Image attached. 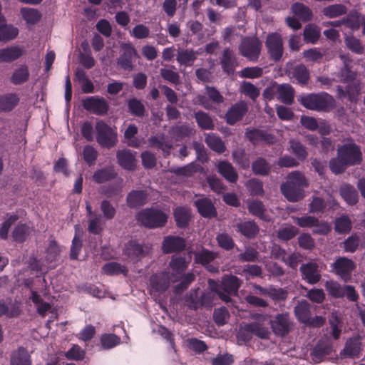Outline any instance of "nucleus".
Returning a JSON list of instances; mask_svg holds the SVG:
<instances>
[{
	"label": "nucleus",
	"instance_id": "1",
	"mask_svg": "<svg viewBox=\"0 0 365 365\" xmlns=\"http://www.w3.org/2000/svg\"><path fill=\"white\" fill-rule=\"evenodd\" d=\"M191 258L190 254L187 257L173 255L169 263L168 272L160 273L151 278V291L163 292L168 288L171 283L178 281H180V283L176 287L177 292L186 289L188 284L195 279L192 273L184 274L191 261Z\"/></svg>",
	"mask_w": 365,
	"mask_h": 365
},
{
	"label": "nucleus",
	"instance_id": "2",
	"mask_svg": "<svg viewBox=\"0 0 365 365\" xmlns=\"http://www.w3.org/2000/svg\"><path fill=\"white\" fill-rule=\"evenodd\" d=\"M362 153L359 147L353 142L344 143L337 148V158L329 163L331 170L336 173L343 172L347 166L360 164Z\"/></svg>",
	"mask_w": 365,
	"mask_h": 365
},
{
	"label": "nucleus",
	"instance_id": "3",
	"mask_svg": "<svg viewBox=\"0 0 365 365\" xmlns=\"http://www.w3.org/2000/svg\"><path fill=\"white\" fill-rule=\"evenodd\" d=\"M308 185L304 176L299 172L293 171L287 176L285 182L281 185V191L290 202H297L304 196L303 188Z\"/></svg>",
	"mask_w": 365,
	"mask_h": 365
},
{
	"label": "nucleus",
	"instance_id": "4",
	"mask_svg": "<svg viewBox=\"0 0 365 365\" xmlns=\"http://www.w3.org/2000/svg\"><path fill=\"white\" fill-rule=\"evenodd\" d=\"M299 101L307 108L318 111H329L336 106L334 98L324 92L302 96Z\"/></svg>",
	"mask_w": 365,
	"mask_h": 365
},
{
	"label": "nucleus",
	"instance_id": "5",
	"mask_svg": "<svg viewBox=\"0 0 365 365\" xmlns=\"http://www.w3.org/2000/svg\"><path fill=\"white\" fill-rule=\"evenodd\" d=\"M255 322L245 324L242 327L237 334V338L240 341H247L251 339V334L244 336L245 331L253 332L257 336L265 339L269 335V330L267 327L268 324L267 317L262 314H256L255 316Z\"/></svg>",
	"mask_w": 365,
	"mask_h": 365
},
{
	"label": "nucleus",
	"instance_id": "6",
	"mask_svg": "<svg viewBox=\"0 0 365 365\" xmlns=\"http://www.w3.org/2000/svg\"><path fill=\"white\" fill-rule=\"evenodd\" d=\"M209 284L211 289L218 294L219 297L225 302L230 301V295L235 293L240 286L238 278L235 276L225 277L220 285L214 287L215 282L211 279L209 280Z\"/></svg>",
	"mask_w": 365,
	"mask_h": 365
},
{
	"label": "nucleus",
	"instance_id": "7",
	"mask_svg": "<svg viewBox=\"0 0 365 365\" xmlns=\"http://www.w3.org/2000/svg\"><path fill=\"white\" fill-rule=\"evenodd\" d=\"M168 216L157 209H145L138 215V220L149 228L160 227L165 225Z\"/></svg>",
	"mask_w": 365,
	"mask_h": 365
},
{
	"label": "nucleus",
	"instance_id": "8",
	"mask_svg": "<svg viewBox=\"0 0 365 365\" xmlns=\"http://www.w3.org/2000/svg\"><path fill=\"white\" fill-rule=\"evenodd\" d=\"M96 140L103 147L110 148L117 142L116 133L106 123L98 120L96 124Z\"/></svg>",
	"mask_w": 365,
	"mask_h": 365
},
{
	"label": "nucleus",
	"instance_id": "9",
	"mask_svg": "<svg viewBox=\"0 0 365 365\" xmlns=\"http://www.w3.org/2000/svg\"><path fill=\"white\" fill-rule=\"evenodd\" d=\"M261 42L256 38H247L242 40L239 47L241 55L251 61H256L260 54Z\"/></svg>",
	"mask_w": 365,
	"mask_h": 365
},
{
	"label": "nucleus",
	"instance_id": "10",
	"mask_svg": "<svg viewBox=\"0 0 365 365\" xmlns=\"http://www.w3.org/2000/svg\"><path fill=\"white\" fill-rule=\"evenodd\" d=\"M265 46L271 58L279 61L283 54V43L281 36L277 33H272L267 37Z\"/></svg>",
	"mask_w": 365,
	"mask_h": 365
},
{
	"label": "nucleus",
	"instance_id": "11",
	"mask_svg": "<svg viewBox=\"0 0 365 365\" xmlns=\"http://www.w3.org/2000/svg\"><path fill=\"white\" fill-rule=\"evenodd\" d=\"M300 271L302 272V279L309 284H316L321 279L319 265L315 262L303 264L300 267Z\"/></svg>",
	"mask_w": 365,
	"mask_h": 365
},
{
	"label": "nucleus",
	"instance_id": "12",
	"mask_svg": "<svg viewBox=\"0 0 365 365\" xmlns=\"http://www.w3.org/2000/svg\"><path fill=\"white\" fill-rule=\"evenodd\" d=\"M25 49L21 46H11L0 49V63H11L21 58Z\"/></svg>",
	"mask_w": 365,
	"mask_h": 365
},
{
	"label": "nucleus",
	"instance_id": "13",
	"mask_svg": "<svg viewBox=\"0 0 365 365\" xmlns=\"http://www.w3.org/2000/svg\"><path fill=\"white\" fill-rule=\"evenodd\" d=\"M336 273L346 281L356 266L354 262L346 257H340L334 264Z\"/></svg>",
	"mask_w": 365,
	"mask_h": 365
},
{
	"label": "nucleus",
	"instance_id": "14",
	"mask_svg": "<svg viewBox=\"0 0 365 365\" xmlns=\"http://www.w3.org/2000/svg\"><path fill=\"white\" fill-rule=\"evenodd\" d=\"M122 48L123 53L120 56L118 63L125 70H131L133 68L132 60L137 56V51L130 43L123 44Z\"/></svg>",
	"mask_w": 365,
	"mask_h": 365
},
{
	"label": "nucleus",
	"instance_id": "15",
	"mask_svg": "<svg viewBox=\"0 0 365 365\" xmlns=\"http://www.w3.org/2000/svg\"><path fill=\"white\" fill-rule=\"evenodd\" d=\"M162 247L165 253L178 252L185 247V242L180 237L170 235L164 238Z\"/></svg>",
	"mask_w": 365,
	"mask_h": 365
},
{
	"label": "nucleus",
	"instance_id": "16",
	"mask_svg": "<svg viewBox=\"0 0 365 365\" xmlns=\"http://www.w3.org/2000/svg\"><path fill=\"white\" fill-rule=\"evenodd\" d=\"M85 109L95 114H103L107 111V104L103 98L89 97L83 101Z\"/></svg>",
	"mask_w": 365,
	"mask_h": 365
},
{
	"label": "nucleus",
	"instance_id": "17",
	"mask_svg": "<svg viewBox=\"0 0 365 365\" xmlns=\"http://www.w3.org/2000/svg\"><path fill=\"white\" fill-rule=\"evenodd\" d=\"M273 331L278 335H284L289 330L290 322L287 314H277L274 319L270 321Z\"/></svg>",
	"mask_w": 365,
	"mask_h": 365
},
{
	"label": "nucleus",
	"instance_id": "18",
	"mask_svg": "<svg viewBox=\"0 0 365 365\" xmlns=\"http://www.w3.org/2000/svg\"><path fill=\"white\" fill-rule=\"evenodd\" d=\"M248 106L247 103L241 101L234 105L227 113V122L232 125L240 120L242 116L247 112Z\"/></svg>",
	"mask_w": 365,
	"mask_h": 365
},
{
	"label": "nucleus",
	"instance_id": "19",
	"mask_svg": "<svg viewBox=\"0 0 365 365\" xmlns=\"http://www.w3.org/2000/svg\"><path fill=\"white\" fill-rule=\"evenodd\" d=\"M116 155L118 164L124 169L133 170L135 168L136 160L131 150H118Z\"/></svg>",
	"mask_w": 365,
	"mask_h": 365
},
{
	"label": "nucleus",
	"instance_id": "20",
	"mask_svg": "<svg viewBox=\"0 0 365 365\" xmlns=\"http://www.w3.org/2000/svg\"><path fill=\"white\" fill-rule=\"evenodd\" d=\"M361 87L359 84L354 82L347 87L346 91H344L340 86L337 88V97L340 99L347 97L351 103H356L359 100V91Z\"/></svg>",
	"mask_w": 365,
	"mask_h": 365
},
{
	"label": "nucleus",
	"instance_id": "21",
	"mask_svg": "<svg viewBox=\"0 0 365 365\" xmlns=\"http://www.w3.org/2000/svg\"><path fill=\"white\" fill-rule=\"evenodd\" d=\"M361 351V344L357 339H350L346 341L344 349L340 352L341 358H353Z\"/></svg>",
	"mask_w": 365,
	"mask_h": 365
},
{
	"label": "nucleus",
	"instance_id": "22",
	"mask_svg": "<svg viewBox=\"0 0 365 365\" xmlns=\"http://www.w3.org/2000/svg\"><path fill=\"white\" fill-rule=\"evenodd\" d=\"M11 365H31L30 355L24 348H19L11 355Z\"/></svg>",
	"mask_w": 365,
	"mask_h": 365
},
{
	"label": "nucleus",
	"instance_id": "23",
	"mask_svg": "<svg viewBox=\"0 0 365 365\" xmlns=\"http://www.w3.org/2000/svg\"><path fill=\"white\" fill-rule=\"evenodd\" d=\"M138 133V128L133 125H130L124 133V138L125 139V143L133 148L140 147L144 142L143 138H135V135Z\"/></svg>",
	"mask_w": 365,
	"mask_h": 365
},
{
	"label": "nucleus",
	"instance_id": "24",
	"mask_svg": "<svg viewBox=\"0 0 365 365\" xmlns=\"http://www.w3.org/2000/svg\"><path fill=\"white\" fill-rule=\"evenodd\" d=\"M278 98L284 103L291 104L294 99V91L289 84L276 85Z\"/></svg>",
	"mask_w": 365,
	"mask_h": 365
},
{
	"label": "nucleus",
	"instance_id": "25",
	"mask_svg": "<svg viewBox=\"0 0 365 365\" xmlns=\"http://www.w3.org/2000/svg\"><path fill=\"white\" fill-rule=\"evenodd\" d=\"M195 205L201 215L205 217L215 216V210L212 202L207 199H200L195 201Z\"/></svg>",
	"mask_w": 365,
	"mask_h": 365
},
{
	"label": "nucleus",
	"instance_id": "26",
	"mask_svg": "<svg viewBox=\"0 0 365 365\" xmlns=\"http://www.w3.org/2000/svg\"><path fill=\"white\" fill-rule=\"evenodd\" d=\"M148 247H145V250L143 247L136 243L134 241H130L128 243L125 252L131 259V260H138V258L143 256L145 252H147Z\"/></svg>",
	"mask_w": 365,
	"mask_h": 365
},
{
	"label": "nucleus",
	"instance_id": "27",
	"mask_svg": "<svg viewBox=\"0 0 365 365\" xmlns=\"http://www.w3.org/2000/svg\"><path fill=\"white\" fill-rule=\"evenodd\" d=\"M219 173L228 181L231 182H236L237 179V174L235 172L232 165L227 162L222 161L217 164Z\"/></svg>",
	"mask_w": 365,
	"mask_h": 365
},
{
	"label": "nucleus",
	"instance_id": "28",
	"mask_svg": "<svg viewBox=\"0 0 365 365\" xmlns=\"http://www.w3.org/2000/svg\"><path fill=\"white\" fill-rule=\"evenodd\" d=\"M297 318L302 323H308L310 319L309 304L302 300L298 303L294 309Z\"/></svg>",
	"mask_w": 365,
	"mask_h": 365
},
{
	"label": "nucleus",
	"instance_id": "29",
	"mask_svg": "<svg viewBox=\"0 0 365 365\" xmlns=\"http://www.w3.org/2000/svg\"><path fill=\"white\" fill-rule=\"evenodd\" d=\"M235 63L236 58L233 51L230 48H225L221 58V64L223 70L227 73L232 72Z\"/></svg>",
	"mask_w": 365,
	"mask_h": 365
},
{
	"label": "nucleus",
	"instance_id": "30",
	"mask_svg": "<svg viewBox=\"0 0 365 365\" xmlns=\"http://www.w3.org/2000/svg\"><path fill=\"white\" fill-rule=\"evenodd\" d=\"M247 137L255 144L259 143L261 141H264L267 143H272L274 141L273 136L259 130H254L247 132Z\"/></svg>",
	"mask_w": 365,
	"mask_h": 365
},
{
	"label": "nucleus",
	"instance_id": "31",
	"mask_svg": "<svg viewBox=\"0 0 365 365\" xmlns=\"http://www.w3.org/2000/svg\"><path fill=\"white\" fill-rule=\"evenodd\" d=\"M20 13L22 19L28 25L36 24L41 16L40 12L34 8H22Z\"/></svg>",
	"mask_w": 365,
	"mask_h": 365
},
{
	"label": "nucleus",
	"instance_id": "32",
	"mask_svg": "<svg viewBox=\"0 0 365 365\" xmlns=\"http://www.w3.org/2000/svg\"><path fill=\"white\" fill-rule=\"evenodd\" d=\"M340 193L344 200L349 205H354L358 201V194L354 187L350 185H344L341 187Z\"/></svg>",
	"mask_w": 365,
	"mask_h": 365
},
{
	"label": "nucleus",
	"instance_id": "33",
	"mask_svg": "<svg viewBox=\"0 0 365 365\" xmlns=\"http://www.w3.org/2000/svg\"><path fill=\"white\" fill-rule=\"evenodd\" d=\"M147 201V196L143 191H133L127 197L128 205L130 207H135L144 205Z\"/></svg>",
	"mask_w": 365,
	"mask_h": 365
},
{
	"label": "nucleus",
	"instance_id": "34",
	"mask_svg": "<svg viewBox=\"0 0 365 365\" xmlns=\"http://www.w3.org/2000/svg\"><path fill=\"white\" fill-rule=\"evenodd\" d=\"M340 58L342 61L344 68L339 73V80L343 82H348L354 79L355 73L349 70L350 60L348 56L341 55Z\"/></svg>",
	"mask_w": 365,
	"mask_h": 365
},
{
	"label": "nucleus",
	"instance_id": "35",
	"mask_svg": "<svg viewBox=\"0 0 365 365\" xmlns=\"http://www.w3.org/2000/svg\"><path fill=\"white\" fill-rule=\"evenodd\" d=\"M292 13L300 20L307 21L312 18V11L305 5L301 3H295L292 6Z\"/></svg>",
	"mask_w": 365,
	"mask_h": 365
},
{
	"label": "nucleus",
	"instance_id": "36",
	"mask_svg": "<svg viewBox=\"0 0 365 365\" xmlns=\"http://www.w3.org/2000/svg\"><path fill=\"white\" fill-rule=\"evenodd\" d=\"M29 75L28 68L25 66H21L13 72L11 81L15 85L24 83L28 81Z\"/></svg>",
	"mask_w": 365,
	"mask_h": 365
},
{
	"label": "nucleus",
	"instance_id": "37",
	"mask_svg": "<svg viewBox=\"0 0 365 365\" xmlns=\"http://www.w3.org/2000/svg\"><path fill=\"white\" fill-rule=\"evenodd\" d=\"M174 215L178 226L184 227L190 218V211L187 207H179L175 210Z\"/></svg>",
	"mask_w": 365,
	"mask_h": 365
},
{
	"label": "nucleus",
	"instance_id": "38",
	"mask_svg": "<svg viewBox=\"0 0 365 365\" xmlns=\"http://www.w3.org/2000/svg\"><path fill=\"white\" fill-rule=\"evenodd\" d=\"M19 99L16 94H7L0 98V111H9L19 103Z\"/></svg>",
	"mask_w": 365,
	"mask_h": 365
},
{
	"label": "nucleus",
	"instance_id": "39",
	"mask_svg": "<svg viewBox=\"0 0 365 365\" xmlns=\"http://www.w3.org/2000/svg\"><path fill=\"white\" fill-rule=\"evenodd\" d=\"M197 53V52L189 49L179 51L177 61L181 65L190 66L196 59Z\"/></svg>",
	"mask_w": 365,
	"mask_h": 365
},
{
	"label": "nucleus",
	"instance_id": "40",
	"mask_svg": "<svg viewBox=\"0 0 365 365\" xmlns=\"http://www.w3.org/2000/svg\"><path fill=\"white\" fill-rule=\"evenodd\" d=\"M205 142L210 149L217 153H223L225 150V145L221 138L214 134H207Z\"/></svg>",
	"mask_w": 365,
	"mask_h": 365
},
{
	"label": "nucleus",
	"instance_id": "41",
	"mask_svg": "<svg viewBox=\"0 0 365 365\" xmlns=\"http://www.w3.org/2000/svg\"><path fill=\"white\" fill-rule=\"evenodd\" d=\"M237 231L247 237H253L258 232V227L253 222H245L237 225Z\"/></svg>",
	"mask_w": 365,
	"mask_h": 365
},
{
	"label": "nucleus",
	"instance_id": "42",
	"mask_svg": "<svg viewBox=\"0 0 365 365\" xmlns=\"http://www.w3.org/2000/svg\"><path fill=\"white\" fill-rule=\"evenodd\" d=\"M346 9L342 4H333L324 7L322 10V13L324 16L328 18H336L341 15L346 14Z\"/></svg>",
	"mask_w": 365,
	"mask_h": 365
},
{
	"label": "nucleus",
	"instance_id": "43",
	"mask_svg": "<svg viewBox=\"0 0 365 365\" xmlns=\"http://www.w3.org/2000/svg\"><path fill=\"white\" fill-rule=\"evenodd\" d=\"M292 77L295 78L298 83L302 84L307 83L309 74L307 68L303 65L297 66L292 72H290Z\"/></svg>",
	"mask_w": 365,
	"mask_h": 365
},
{
	"label": "nucleus",
	"instance_id": "44",
	"mask_svg": "<svg viewBox=\"0 0 365 365\" xmlns=\"http://www.w3.org/2000/svg\"><path fill=\"white\" fill-rule=\"evenodd\" d=\"M239 91L240 93H244L252 100L256 99L259 96V89L257 88L254 84L243 81L241 83Z\"/></svg>",
	"mask_w": 365,
	"mask_h": 365
},
{
	"label": "nucleus",
	"instance_id": "45",
	"mask_svg": "<svg viewBox=\"0 0 365 365\" xmlns=\"http://www.w3.org/2000/svg\"><path fill=\"white\" fill-rule=\"evenodd\" d=\"M31 230L25 224H19L12 232V237L15 241L23 242L30 235Z\"/></svg>",
	"mask_w": 365,
	"mask_h": 365
},
{
	"label": "nucleus",
	"instance_id": "46",
	"mask_svg": "<svg viewBox=\"0 0 365 365\" xmlns=\"http://www.w3.org/2000/svg\"><path fill=\"white\" fill-rule=\"evenodd\" d=\"M19 30L12 25L0 26V41H7L17 36Z\"/></svg>",
	"mask_w": 365,
	"mask_h": 365
},
{
	"label": "nucleus",
	"instance_id": "47",
	"mask_svg": "<svg viewBox=\"0 0 365 365\" xmlns=\"http://www.w3.org/2000/svg\"><path fill=\"white\" fill-rule=\"evenodd\" d=\"M320 29L314 25H308L304 30V40L307 42L315 43L320 36Z\"/></svg>",
	"mask_w": 365,
	"mask_h": 365
},
{
	"label": "nucleus",
	"instance_id": "48",
	"mask_svg": "<svg viewBox=\"0 0 365 365\" xmlns=\"http://www.w3.org/2000/svg\"><path fill=\"white\" fill-rule=\"evenodd\" d=\"M329 324L331 329V335L334 339H339L341 330L339 327L341 324V319L336 312H332L329 319Z\"/></svg>",
	"mask_w": 365,
	"mask_h": 365
},
{
	"label": "nucleus",
	"instance_id": "49",
	"mask_svg": "<svg viewBox=\"0 0 365 365\" xmlns=\"http://www.w3.org/2000/svg\"><path fill=\"white\" fill-rule=\"evenodd\" d=\"M351 229V222L346 216H341L335 221V230L338 233H347Z\"/></svg>",
	"mask_w": 365,
	"mask_h": 365
},
{
	"label": "nucleus",
	"instance_id": "50",
	"mask_svg": "<svg viewBox=\"0 0 365 365\" xmlns=\"http://www.w3.org/2000/svg\"><path fill=\"white\" fill-rule=\"evenodd\" d=\"M325 287L329 294L334 297H341L344 295V288L336 282L327 281Z\"/></svg>",
	"mask_w": 365,
	"mask_h": 365
},
{
	"label": "nucleus",
	"instance_id": "51",
	"mask_svg": "<svg viewBox=\"0 0 365 365\" xmlns=\"http://www.w3.org/2000/svg\"><path fill=\"white\" fill-rule=\"evenodd\" d=\"M248 209L252 214L259 217L261 219H264L265 220L269 219L264 214L265 209L264 205L259 201L256 200L250 202L248 205Z\"/></svg>",
	"mask_w": 365,
	"mask_h": 365
},
{
	"label": "nucleus",
	"instance_id": "52",
	"mask_svg": "<svg viewBox=\"0 0 365 365\" xmlns=\"http://www.w3.org/2000/svg\"><path fill=\"white\" fill-rule=\"evenodd\" d=\"M364 21V17L358 13L351 14L344 23L352 30L359 29L361 24Z\"/></svg>",
	"mask_w": 365,
	"mask_h": 365
},
{
	"label": "nucleus",
	"instance_id": "53",
	"mask_svg": "<svg viewBox=\"0 0 365 365\" xmlns=\"http://www.w3.org/2000/svg\"><path fill=\"white\" fill-rule=\"evenodd\" d=\"M115 175V173L111 169H101L97 170L93 175V180L97 183L104 182Z\"/></svg>",
	"mask_w": 365,
	"mask_h": 365
},
{
	"label": "nucleus",
	"instance_id": "54",
	"mask_svg": "<svg viewBox=\"0 0 365 365\" xmlns=\"http://www.w3.org/2000/svg\"><path fill=\"white\" fill-rule=\"evenodd\" d=\"M262 68L259 67H247L238 72L241 78H255L262 75Z\"/></svg>",
	"mask_w": 365,
	"mask_h": 365
},
{
	"label": "nucleus",
	"instance_id": "55",
	"mask_svg": "<svg viewBox=\"0 0 365 365\" xmlns=\"http://www.w3.org/2000/svg\"><path fill=\"white\" fill-rule=\"evenodd\" d=\"M292 218L297 225L303 228L313 227L317 223V218L313 216L304 215L300 217H292Z\"/></svg>",
	"mask_w": 365,
	"mask_h": 365
},
{
	"label": "nucleus",
	"instance_id": "56",
	"mask_svg": "<svg viewBox=\"0 0 365 365\" xmlns=\"http://www.w3.org/2000/svg\"><path fill=\"white\" fill-rule=\"evenodd\" d=\"M195 119L202 129H212L214 127V123L212 118L203 112H198L195 114Z\"/></svg>",
	"mask_w": 365,
	"mask_h": 365
},
{
	"label": "nucleus",
	"instance_id": "57",
	"mask_svg": "<svg viewBox=\"0 0 365 365\" xmlns=\"http://www.w3.org/2000/svg\"><path fill=\"white\" fill-rule=\"evenodd\" d=\"M297 234V229L292 225H286L281 227L278 232L277 237L282 240H289L293 238Z\"/></svg>",
	"mask_w": 365,
	"mask_h": 365
},
{
	"label": "nucleus",
	"instance_id": "58",
	"mask_svg": "<svg viewBox=\"0 0 365 365\" xmlns=\"http://www.w3.org/2000/svg\"><path fill=\"white\" fill-rule=\"evenodd\" d=\"M31 299L37 306V310L40 314L44 315L51 309V305L48 303H43L40 296L36 292H31Z\"/></svg>",
	"mask_w": 365,
	"mask_h": 365
},
{
	"label": "nucleus",
	"instance_id": "59",
	"mask_svg": "<svg viewBox=\"0 0 365 365\" xmlns=\"http://www.w3.org/2000/svg\"><path fill=\"white\" fill-rule=\"evenodd\" d=\"M76 235L73 239L72 245L71 249V257L73 259H76L78 256L81 252L82 247V242L79 237H78V230L79 229V226L78 225H76Z\"/></svg>",
	"mask_w": 365,
	"mask_h": 365
},
{
	"label": "nucleus",
	"instance_id": "60",
	"mask_svg": "<svg viewBox=\"0 0 365 365\" xmlns=\"http://www.w3.org/2000/svg\"><path fill=\"white\" fill-rule=\"evenodd\" d=\"M101 344L105 349H111L120 344V339L115 334H104L101 339Z\"/></svg>",
	"mask_w": 365,
	"mask_h": 365
},
{
	"label": "nucleus",
	"instance_id": "61",
	"mask_svg": "<svg viewBox=\"0 0 365 365\" xmlns=\"http://www.w3.org/2000/svg\"><path fill=\"white\" fill-rule=\"evenodd\" d=\"M345 43L349 49L358 54L364 52V47L361 46L360 41L354 36H347L345 38Z\"/></svg>",
	"mask_w": 365,
	"mask_h": 365
},
{
	"label": "nucleus",
	"instance_id": "62",
	"mask_svg": "<svg viewBox=\"0 0 365 365\" xmlns=\"http://www.w3.org/2000/svg\"><path fill=\"white\" fill-rule=\"evenodd\" d=\"M359 245V239L356 235H352L343 242V247L346 252H354Z\"/></svg>",
	"mask_w": 365,
	"mask_h": 365
},
{
	"label": "nucleus",
	"instance_id": "63",
	"mask_svg": "<svg viewBox=\"0 0 365 365\" xmlns=\"http://www.w3.org/2000/svg\"><path fill=\"white\" fill-rule=\"evenodd\" d=\"M229 317L230 314L225 308L221 307L215 310L214 319L218 325L226 324Z\"/></svg>",
	"mask_w": 365,
	"mask_h": 365
},
{
	"label": "nucleus",
	"instance_id": "64",
	"mask_svg": "<svg viewBox=\"0 0 365 365\" xmlns=\"http://www.w3.org/2000/svg\"><path fill=\"white\" fill-rule=\"evenodd\" d=\"M212 365H231L234 362L232 354H225L217 355L211 360Z\"/></svg>",
	"mask_w": 365,
	"mask_h": 365
}]
</instances>
